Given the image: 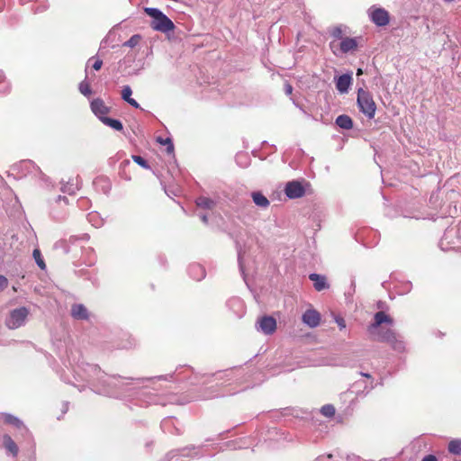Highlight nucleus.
<instances>
[{"label":"nucleus","mask_w":461,"mask_h":461,"mask_svg":"<svg viewBox=\"0 0 461 461\" xmlns=\"http://www.w3.org/2000/svg\"><path fill=\"white\" fill-rule=\"evenodd\" d=\"M86 374V380L94 390L99 393L109 397L118 398L122 393L128 390L129 380H133L131 377H122L120 375H108L101 371L96 365H86L85 369Z\"/></svg>","instance_id":"obj_1"},{"label":"nucleus","mask_w":461,"mask_h":461,"mask_svg":"<svg viewBox=\"0 0 461 461\" xmlns=\"http://www.w3.org/2000/svg\"><path fill=\"white\" fill-rule=\"evenodd\" d=\"M393 323V319L384 312H377L374 316V322L367 327V331L373 340L384 342L391 346L393 350L402 352L405 348V343L401 335L392 329H384L381 325Z\"/></svg>","instance_id":"obj_2"},{"label":"nucleus","mask_w":461,"mask_h":461,"mask_svg":"<svg viewBox=\"0 0 461 461\" xmlns=\"http://www.w3.org/2000/svg\"><path fill=\"white\" fill-rule=\"evenodd\" d=\"M144 12L152 19L150 27L154 31L167 33L175 30L174 23L159 9L145 7Z\"/></svg>","instance_id":"obj_3"},{"label":"nucleus","mask_w":461,"mask_h":461,"mask_svg":"<svg viewBox=\"0 0 461 461\" xmlns=\"http://www.w3.org/2000/svg\"><path fill=\"white\" fill-rule=\"evenodd\" d=\"M357 103L359 111L363 113L368 119H373L375 117L376 104L373 99L372 95L368 91H366L363 88H359L357 91Z\"/></svg>","instance_id":"obj_4"},{"label":"nucleus","mask_w":461,"mask_h":461,"mask_svg":"<svg viewBox=\"0 0 461 461\" xmlns=\"http://www.w3.org/2000/svg\"><path fill=\"white\" fill-rule=\"evenodd\" d=\"M29 310L26 307H20L11 311L5 320V325L10 330H15L24 325Z\"/></svg>","instance_id":"obj_5"},{"label":"nucleus","mask_w":461,"mask_h":461,"mask_svg":"<svg viewBox=\"0 0 461 461\" xmlns=\"http://www.w3.org/2000/svg\"><path fill=\"white\" fill-rule=\"evenodd\" d=\"M368 16L372 23L379 27L385 26L390 22L389 13L382 7L371 6L368 9Z\"/></svg>","instance_id":"obj_6"},{"label":"nucleus","mask_w":461,"mask_h":461,"mask_svg":"<svg viewBox=\"0 0 461 461\" xmlns=\"http://www.w3.org/2000/svg\"><path fill=\"white\" fill-rule=\"evenodd\" d=\"M2 417L5 423L11 424L19 430V433L23 438L28 440L32 439L31 432L19 418L10 413H2Z\"/></svg>","instance_id":"obj_7"},{"label":"nucleus","mask_w":461,"mask_h":461,"mask_svg":"<svg viewBox=\"0 0 461 461\" xmlns=\"http://www.w3.org/2000/svg\"><path fill=\"white\" fill-rule=\"evenodd\" d=\"M196 447L194 446L186 447L181 449H174L168 452L164 458L160 461H183L182 457H193L197 456V453L192 454Z\"/></svg>","instance_id":"obj_8"},{"label":"nucleus","mask_w":461,"mask_h":461,"mask_svg":"<svg viewBox=\"0 0 461 461\" xmlns=\"http://www.w3.org/2000/svg\"><path fill=\"white\" fill-rule=\"evenodd\" d=\"M285 194L289 199L301 198L304 195L305 189L300 181L293 180L286 183Z\"/></svg>","instance_id":"obj_9"},{"label":"nucleus","mask_w":461,"mask_h":461,"mask_svg":"<svg viewBox=\"0 0 461 461\" xmlns=\"http://www.w3.org/2000/svg\"><path fill=\"white\" fill-rule=\"evenodd\" d=\"M256 327L264 334L271 335L276 330V321L272 316H263L258 320Z\"/></svg>","instance_id":"obj_10"},{"label":"nucleus","mask_w":461,"mask_h":461,"mask_svg":"<svg viewBox=\"0 0 461 461\" xmlns=\"http://www.w3.org/2000/svg\"><path fill=\"white\" fill-rule=\"evenodd\" d=\"M90 107L94 114L98 117L100 121L102 117H105L106 114L110 112V108L101 98L94 99L90 104Z\"/></svg>","instance_id":"obj_11"},{"label":"nucleus","mask_w":461,"mask_h":461,"mask_svg":"<svg viewBox=\"0 0 461 461\" xmlns=\"http://www.w3.org/2000/svg\"><path fill=\"white\" fill-rule=\"evenodd\" d=\"M303 322L310 328H315L320 324L321 314L313 309H308L302 317Z\"/></svg>","instance_id":"obj_12"},{"label":"nucleus","mask_w":461,"mask_h":461,"mask_svg":"<svg viewBox=\"0 0 461 461\" xmlns=\"http://www.w3.org/2000/svg\"><path fill=\"white\" fill-rule=\"evenodd\" d=\"M71 316L77 321H86L89 318L87 308L82 303H74L70 310Z\"/></svg>","instance_id":"obj_13"},{"label":"nucleus","mask_w":461,"mask_h":461,"mask_svg":"<svg viewBox=\"0 0 461 461\" xmlns=\"http://www.w3.org/2000/svg\"><path fill=\"white\" fill-rule=\"evenodd\" d=\"M352 83V76L344 74L338 77L336 81V88L339 93H347Z\"/></svg>","instance_id":"obj_14"},{"label":"nucleus","mask_w":461,"mask_h":461,"mask_svg":"<svg viewBox=\"0 0 461 461\" xmlns=\"http://www.w3.org/2000/svg\"><path fill=\"white\" fill-rule=\"evenodd\" d=\"M93 184L97 191H100L104 194H108L112 188L111 181L105 176L96 177Z\"/></svg>","instance_id":"obj_15"},{"label":"nucleus","mask_w":461,"mask_h":461,"mask_svg":"<svg viewBox=\"0 0 461 461\" xmlns=\"http://www.w3.org/2000/svg\"><path fill=\"white\" fill-rule=\"evenodd\" d=\"M3 446L7 453L11 454L14 457L17 456L19 448L10 435H3Z\"/></svg>","instance_id":"obj_16"},{"label":"nucleus","mask_w":461,"mask_h":461,"mask_svg":"<svg viewBox=\"0 0 461 461\" xmlns=\"http://www.w3.org/2000/svg\"><path fill=\"white\" fill-rule=\"evenodd\" d=\"M309 279L313 282V286L316 291H322L329 288L326 277L322 275L316 273L310 274Z\"/></svg>","instance_id":"obj_17"},{"label":"nucleus","mask_w":461,"mask_h":461,"mask_svg":"<svg viewBox=\"0 0 461 461\" xmlns=\"http://www.w3.org/2000/svg\"><path fill=\"white\" fill-rule=\"evenodd\" d=\"M188 274L193 279L201 281L205 276V270L202 265L193 263L188 267Z\"/></svg>","instance_id":"obj_18"},{"label":"nucleus","mask_w":461,"mask_h":461,"mask_svg":"<svg viewBox=\"0 0 461 461\" xmlns=\"http://www.w3.org/2000/svg\"><path fill=\"white\" fill-rule=\"evenodd\" d=\"M357 48V41L355 38L345 37L339 44V49L342 53L353 51Z\"/></svg>","instance_id":"obj_19"},{"label":"nucleus","mask_w":461,"mask_h":461,"mask_svg":"<svg viewBox=\"0 0 461 461\" xmlns=\"http://www.w3.org/2000/svg\"><path fill=\"white\" fill-rule=\"evenodd\" d=\"M336 124L343 130H350L353 128V121L347 114L339 115L336 118Z\"/></svg>","instance_id":"obj_20"},{"label":"nucleus","mask_w":461,"mask_h":461,"mask_svg":"<svg viewBox=\"0 0 461 461\" xmlns=\"http://www.w3.org/2000/svg\"><path fill=\"white\" fill-rule=\"evenodd\" d=\"M228 306L234 310L240 317L244 313V304L241 299L238 297L231 298L228 301Z\"/></svg>","instance_id":"obj_21"},{"label":"nucleus","mask_w":461,"mask_h":461,"mask_svg":"<svg viewBox=\"0 0 461 461\" xmlns=\"http://www.w3.org/2000/svg\"><path fill=\"white\" fill-rule=\"evenodd\" d=\"M251 197L256 205L260 208H267L269 205L268 199L260 192H253Z\"/></svg>","instance_id":"obj_22"},{"label":"nucleus","mask_w":461,"mask_h":461,"mask_svg":"<svg viewBox=\"0 0 461 461\" xmlns=\"http://www.w3.org/2000/svg\"><path fill=\"white\" fill-rule=\"evenodd\" d=\"M101 122L105 124L106 126L111 127L112 129L115 131H122L123 129V125L121 121L117 119L109 118L107 116L102 117Z\"/></svg>","instance_id":"obj_23"},{"label":"nucleus","mask_w":461,"mask_h":461,"mask_svg":"<svg viewBox=\"0 0 461 461\" xmlns=\"http://www.w3.org/2000/svg\"><path fill=\"white\" fill-rule=\"evenodd\" d=\"M196 205L203 209H208L211 210L215 206V202L208 197L205 196H200L195 201Z\"/></svg>","instance_id":"obj_24"},{"label":"nucleus","mask_w":461,"mask_h":461,"mask_svg":"<svg viewBox=\"0 0 461 461\" xmlns=\"http://www.w3.org/2000/svg\"><path fill=\"white\" fill-rule=\"evenodd\" d=\"M447 450L453 455H461V439H453L448 443Z\"/></svg>","instance_id":"obj_25"},{"label":"nucleus","mask_w":461,"mask_h":461,"mask_svg":"<svg viewBox=\"0 0 461 461\" xmlns=\"http://www.w3.org/2000/svg\"><path fill=\"white\" fill-rule=\"evenodd\" d=\"M32 256H33V258H34L37 266L41 270H45L46 269V264L44 262V259H43V258L41 256V253L40 249H33Z\"/></svg>","instance_id":"obj_26"},{"label":"nucleus","mask_w":461,"mask_h":461,"mask_svg":"<svg viewBox=\"0 0 461 461\" xmlns=\"http://www.w3.org/2000/svg\"><path fill=\"white\" fill-rule=\"evenodd\" d=\"M88 221L95 228L100 227L103 222L97 212H90L87 215Z\"/></svg>","instance_id":"obj_27"},{"label":"nucleus","mask_w":461,"mask_h":461,"mask_svg":"<svg viewBox=\"0 0 461 461\" xmlns=\"http://www.w3.org/2000/svg\"><path fill=\"white\" fill-rule=\"evenodd\" d=\"M321 413L328 418L333 417L335 414V408L332 404H325L321 407Z\"/></svg>","instance_id":"obj_28"},{"label":"nucleus","mask_w":461,"mask_h":461,"mask_svg":"<svg viewBox=\"0 0 461 461\" xmlns=\"http://www.w3.org/2000/svg\"><path fill=\"white\" fill-rule=\"evenodd\" d=\"M140 39H141V37L140 34H134L128 41H126L123 43V46L134 48L135 46H137L139 44Z\"/></svg>","instance_id":"obj_29"},{"label":"nucleus","mask_w":461,"mask_h":461,"mask_svg":"<svg viewBox=\"0 0 461 461\" xmlns=\"http://www.w3.org/2000/svg\"><path fill=\"white\" fill-rule=\"evenodd\" d=\"M78 89H79L80 93L85 96H89L92 94L91 87L86 80L82 81L79 84Z\"/></svg>","instance_id":"obj_30"},{"label":"nucleus","mask_w":461,"mask_h":461,"mask_svg":"<svg viewBox=\"0 0 461 461\" xmlns=\"http://www.w3.org/2000/svg\"><path fill=\"white\" fill-rule=\"evenodd\" d=\"M77 190V185H74L72 183H67L65 185L61 187V191L64 193H68V194H74Z\"/></svg>","instance_id":"obj_31"},{"label":"nucleus","mask_w":461,"mask_h":461,"mask_svg":"<svg viewBox=\"0 0 461 461\" xmlns=\"http://www.w3.org/2000/svg\"><path fill=\"white\" fill-rule=\"evenodd\" d=\"M132 160L137 163L139 166H140L141 167L143 168H146V169H149V163L147 162V160L145 158H143L142 157L140 156H138V155H133L132 156Z\"/></svg>","instance_id":"obj_32"},{"label":"nucleus","mask_w":461,"mask_h":461,"mask_svg":"<svg viewBox=\"0 0 461 461\" xmlns=\"http://www.w3.org/2000/svg\"><path fill=\"white\" fill-rule=\"evenodd\" d=\"M21 167H24L29 172H33V170H39V167L31 160L21 162Z\"/></svg>","instance_id":"obj_33"},{"label":"nucleus","mask_w":461,"mask_h":461,"mask_svg":"<svg viewBox=\"0 0 461 461\" xmlns=\"http://www.w3.org/2000/svg\"><path fill=\"white\" fill-rule=\"evenodd\" d=\"M132 91L130 86H124L122 90V98L128 102L131 98Z\"/></svg>","instance_id":"obj_34"},{"label":"nucleus","mask_w":461,"mask_h":461,"mask_svg":"<svg viewBox=\"0 0 461 461\" xmlns=\"http://www.w3.org/2000/svg\"><path fill=\"white\" fill-rule=\"evenodd\" d=\"M9 84L5 81L4 76L0 75V92L3 94H6L9 92Z\"/></svg>","instance_id":"obj_35"},{"label":"nucleus","mask_w":461,"mask_h":461,"mask_svg":"<svg viewBox=\"0 0 461 461\" xmlns=\"http://www.w3.org/2000/svg\"><path fill=\"white\" fill-rule=\"evenodd\" d=\"M175 426L174 420L172 418H167L161 422V428L164 430H169V427Z\"/></svg>","instance_id":"obj_36"},{"label":"nucleus","mask_w":461,"mask_h":461,"mask_svg":"<svg viewBox=\"0 0 461 461\" xmlns=\"http://www.w3.org/2000/svg\"><path fill=\"white\" fill-rule=\"evenodd\" d=\"M51 214H52L53 218H55L58 221H61V220L65 219V217H66L65 212H58V211H56L55 208H52Z\"/></svg>","instance_id":"obj_37"},{"label":"nucleus","mask_w":461,"mask_h":461,"mask_svg":"<svg viewBox=\"0 0 461 461\" xmlns=\"http://www.w3.org/2000/svg\"><path fill=\"white\" fill-rule=\"evenodd\" d=\"M331 36L336 38V39H340L342 41L343 39V36H342V30L340 27H335L332 29L331 32H330Z\"/></svg>","instance_id":"obj_38"},{"label":"nucleus","mask_w":461,"mask_h":461,"mask_svg":"<svg viewBox=\"0 0 461 461\" xmlns=\"http://www.w3.org/2000/svg\"><path fill=\"white\" fill-rule=\"evenodd\" d=\"M55 203L57 205H61L62 203L64 205H68V200L66 196H62V195H59L56 200H55Z\"/></svg>","instance_id":"obj_39"},{"label":"nucleus","mask_w":461,"mask_h":461,"mask_svg":"<svg viewBox=\"0 0 461 461\" xmlns=\"http://www.w3.org/2000/svg\"><path fill=\"white\" fill-rule=\"evenodd\" d=\"M167 152L169 155H173L174 154V144H173V142H172L170 138H167Z\"/></svg>","instance_id":"obj_40"},{"label":"nucleus","mask_w":461,"mask_h":461,"mask_svg":"<svg viewBox=\"0 0 461 461\" xmlns=\"http://www.w3.org/2000/svg\"><path fill=\"white\" fill-rule=\"evenodd\" d=\"M89 239V236L87 234H83L82 236H71L69 238V242L70 243H74L75 241L78 240H87Z\"/></svg>","instance_id":"obj_41"},{"label":"nucleus","mask_w":461,"mask_h":461,"mask_svg":"<svg viewBox=\"0 0 461 461\" xmlns=\"http://www.w3.org/2000/svg\"><path fill=\"white\" fill-rule=\"evenodd\" d=\"M103 60L100 59H95L94 62L92 63V68L95 70H99L102 68Z\"/></svg>","instance_id":"obj_42"},{"label":"nucleus","mask_w":461,"mask_h":461,"mask_svg":"<svg viewBox=\"0 0 461 461\" xmlns=\"http://www.w3.org/2000/svg\"><path fill=\"white\" fill-rule=\"evenodd\" d=\"M336 323L339 327L340 330H343L346 328V322L345 320L341 317H336L335 319Z\"/></svg>","instance_id":"obj_43"},{"label":"nucleus","mask_w":461,"mask_h":461,"mask_svg":"<svg viewBox=\"0 0 461 461\" xmlns=\"http://www.w3.org/2000/svg\"><path fill=\"white\" fill-rule=\"evenodd\" d=\"M8 285V280L4 276H0V292L3 291Z\"/></svg>","instance_id":"obj_44"},{"label":"nucleus","mask_w":461,"mask_h":461,"mask_svg":"<svg viewBox=\"0 0 461 461\" xmlns=\"http://www.w3.org/2000/svg\"><path fill=\"white\" fill-rule=\"evenodd\" d=\"M293 86L291 84H289L288 82H285V87H284V90H285V93L286 95H291L292 93H293Z\"/></svg>","instance_id":"obj_45"},{"label":"nucleus","mask_w":461,"mask_h":461,"mask_svg":"<svg viewBox=\"0 0 461 461\" xmlns=\"http://www.w3.org/2000/svg\"><path fill=\"white\" fill-rule=\"evenodd\" d=\"M238 263H239L240 271L243 272L242 253H241L240 249L238 250Z\"/></svg>","instance_id":"obj_46"},{"label":"nucleus","mask_w":461,"mask_h":461,"mask_svg":"<svg viewBox=\"0 0 461 461\" xmlns=\"http://www.w3.org/2000/svg\"><path fill=\"white\" fill-rule=\"evenodd\" d=\"M421 461H438V459L434 455H427L422 458Z\"/></svg>","instance_id":"obj_47"},{"label":"nucleus","mask_w":461,"mask_h":461,"mask_svg":"<svg viewBox=\"0 0 461 461\" xmlns=\"http://www.w3.org/2000/svg\"><path fill=\"white\" fill-rule=\"evenodd\" d=\"M127 103L134 108H140L139 103L133 98H131L130 100H128Z\"/></svg>","instance_id":"obj_48"},{"label":"nucleus","mask_w":461,"mask_h":461,"mask_svg":"<svg viewBox=\"0 0 461 461\" xmlns=\"http://www.w3.org/2000/svg\"><path fill=\"white\" fill-rule=\"evenodd\" d=\"M360 375H361L362 376H364V377H366V378H368V379H371V380H372L369 389H373V388H374V385H373V378H372L371 375H370V374H368V373H363V372H360Z\"/></svg>","instance_id":"obj_49"},{"label":"nucleus","mask_w":461,"mask_h":461,"mask_svg":"<svg viewBox=\"0 0 461 461\" xmlns=\"http://www.w3.org/2000/svg\"><path fill=\"white\" fill-rule=\"evenodd\" d=\"M350 289H351V292H349L348 294H352L353 293H355L356 283H355V280H353V279L351 280Z\"/></svg>","instance_id":"obj_50"},{"label":"nucleus","mask_w":461,"mask_h":461,"mask_svg":"<svg viewBox=\"0 0 461 461\" xmlns=\"http://www.w3.org/2000/svg\"><path fill=\"white\" fill-rule=\"evenodd\" d=\"M200 219L202 220V221H203V223H205V224H207V223H208V217H207V215H206V214H201V215H200Z\"/></svg>","instance_id":"obj_51"},{"label":"nucleus","mask_w":461,"mask_h":461,"mask_svg":"<svg viewBox=\"0 0 461 461\" xmlns=\"http://www.w3.org/2000/svg\"><path fill=\"white\" fill-rule=\"evenodd\" d=\"M47 9V6H42V7H37L35 10H34V13H41V12H43Z\"/></svg>","instance_id":"obj_52"},{"label":"nucleus","mask_w":461,"mask_h":461,"mask_svg":"<svg viewBox=\"0 0 461 461\" xmlns=\"http://www.w3.org/2000/svg\"><path fill=\"white\" fill-rule=\"evenodd\" d=\"M158 141L162 144V145H166L167 146V139H163L161 137L158 138Z\"/></svg>","instance_id":"obj_53"},{"label":"nucleus","mask_w":461,"mask_h":461,"mask_svg":"<svg viewBox=\"0 0 461 461\" xmlns=\"http://www.w3.org/2000/svg\"><path fill=\"white\" fill-rule=\"evenodd\" d=\"M4 5H5L4 0H0V11L3 10Z\"/></svg>","instance_id":"obj_54"},{"label":"nucleus","mask_w":461,"mask_h":461,"mask_svg":"<svg viewBox=\"0 0 461 461\" xmlns=\"http://www.w3.org/2000/svg\"><path fill=\"white\" fill-rule=\"evenodd\" d=\"M241 158H247V156L246 155H239L238 158H237V161H238L239 164H240L239 159Z\"/></svg>","instance_id":"obj_55"},{"label":"nucleus","mask_w":461,"mask_h":461,"mask_svg":"<svg viewBox=\"0 0 461 461\" xmlns=\"http://www.w3.org/2000/svg\"><path fill=\"white\" fill-rule=\"evenodd\" d=\"M213 376H216L217 378H221L222 374L221 373H217V374L213 375Z\"/></svg>","instance_id":"obj_56"},{"label":"nucleus","mask_w":461,"mask_h":461,"mask_svg":"<svg viewBox=\"0 0 461 461\" xmlns=\"http://www.w3.org/2000/svg\"><path fill=\"white\" fill-rule=\"evenodd\" d=\"M68 411V403L64 404L63 413L67 412Z\"/></svg>","instance_id":"obj_57"},{"label":"nucleus","mask_w":461,"mask_h":461,"mask_svg":"<svg viewBox=\"0 0 461 461\" xmlns=\"http://www.w3.org/2000/svg\"><path fill=\"white\" fill-rule=\"evenodd\" d=\"M336 366H346L347 365L345 363H339V364H335Z\"/></svg>","instance_id":"obj_58"},{"label":"nucleus","mask_w":461,"mask_h":461,"mask_svg":"<svg viewBox=\"0 0 461 461\" xmlns=\"http://www.w3.org/2000/svg\"><path fill=\"white\" fill-rule=\"evenodd\" d=\"M357 75L362 74V69H361V68H358V69H357Z\"/></svg>","instance_id":"obj_59"},{"label":"nucleus","mask_w":461,"mask_h":461,"mask_svg":"<svg viewBox=\"0 0 461 461\" xmlns=\"http://www.w3.org/2000/svg\"><path fill=\"white\" fill-rule=\"evenodd\" d=\"M175 429H176V434H180V431H179V429H178L175 428Z\"/></svg>","instance_id":"obj_60"},{"label":"nucleus","mask_w":461,"mask_h":461,"mask_svg":"<svg viewBox=\"0 0 461 461\" xmlns=\"http://www.w3.org/2000/svg\"><path fill=\"white\" fill-rule=\"evenodd\" d=\"M94 59H95V58H91V59H88V63H89V62H91V61H92V60H94Z\"/></svg>","instance_id":"obj_61"},{"label":"nucleus","mask_w":461,"mask_h":461,"mask_svg":"<svg viewBox=\"0 0 461 461\" xmlns=\"http://www.w3.org/2000/svg\"><path fill=\"white\" fill-rule=\"evenodd\" d=\"M330 48L332 49L333 48V42H330Z\"/></svg>","instance_id":"obj_62"},{"label":"nucleus","mask_w":461,"mask_h":461,"mask_svg":"<svg viewBox=\"0 0 461 461\" xmlns=\"http://www.w3.org/2000/svg\"><path fill=\"white\" fill-rule=\"evenodd\" d=\"M137 380L143 381V380H145V378H138Z\"/></svg>","instance_id":"obj_63"}]
</instances>
